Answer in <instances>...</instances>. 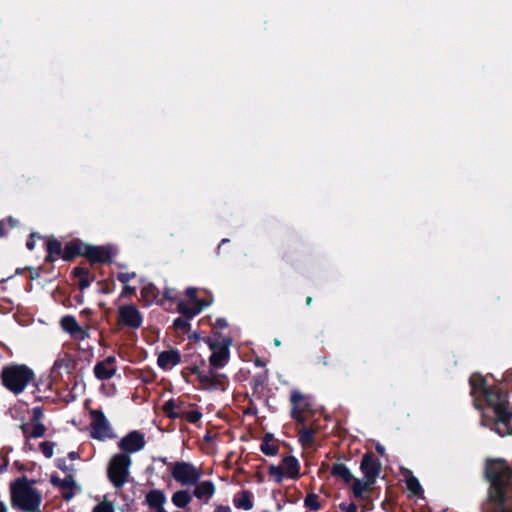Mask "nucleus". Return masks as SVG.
I'll use <instances>...</instances> for the list:
<instances>
[{
    "mask_svg": "<svg viewBox=\"0 0 512 512\" xmlns=\"http://www.w3.org/2000/svg\"><path fill=\"white\" fill-rule=\"evenodd\" d=\"M261 451L269 456H274L278 452L277 445L273 442V436L266 434L261 444Z\"/></svg>",
    "mask_w": 512,
    "mask_h": 512,
    "instance_id": "obj_24",
    "label": "nucleus"
},
{
    "mask_svg": "<svg viewBox=\"0 0 512 512\" xmlns=\"http://www.w3.org/2000/svg\"><path fill=\"white\" fill-rule=\"evenodd\" d=\"M145 446L144 436L138 431H132L119 442V448L125 453H135Z\"/></svg>",
    "mask_w": 512,
    "mask_h": 512,
    "instance_id": "obj_12",
    "label": "nucleus"
},
{
    "mask_svg": "<svg viewBox=\"0 0 512 512\" xmlns=\"http://www.w3.org/2000/svg\"><path fill=\"white\" fill-rule=\"evenodd\" d=\"M74 246H68L64 255L65 260H69L75 253L84 254L91 261L106 262L110 260V253L104 247L83 246L78 247L77 251H72Z\"/></svg>",
    "mask_w": 512,
    "mask_h": 512,
    "instance_id": "obj_8",
    "label": "nucleus"
},
{
    "mask_svg": "<svg viewBox=\"0 0 512 512\" xmlns=\"http://www.w3.org/2000/svg\"><path fill=\"white\" fill-rule=\"evenodd\" d=\"M407 488L414 494H417L421 487H420V484L418 482V480L414 477H410L407 479Z\"/></svg>",
    "mask_w": 512,
    "mask_h": 512,
    "instance_id": "obj_35",
    "label": "nucleus"
},
{
    "mask_svg": "<svg viewBox=\"0 0 512 512\" xmlns=\"http://www.w3.org/2000/svg\"><path fill=\"white\" fill-rule=\"evenodd\" d=\"M274 343H275L276 346H280V341L278 339H275Z\"/></svg>",
    "mask_w": 512,
    "mask_h": 512,
    "instance_id": "obj_52",
    "label": "nucleus"
},
{
    "mask_svg": "<svg viewBox=\"0 0 512 512\" xmlns=\"http://www.w3.org/2000/svg\"><path fill=\"white\" fill-rule=\"evenodd\" d=\"M196 289L188 288L186 295L189 298L188 301H182L178 304L179 312L187 317H193L204 309V307L210 305L211 301H200L195 297Z\"/></svg>",
    "mask_w": 512,
    "mask_h": 512,
    "instance_id": "obj_10",
    "label": "nucleus"
},
{
    "mask_svg": "<svg viewBox=\"0 0 512 512\" xmlns=\"http://www.w3.org/2000/svg\"><path fill=\"white\" fill-rule=\"evenodd\" d=\"M141 295L147 303L153 302L157 298L156 288L152 284H147L142 288Z\"/></svg>",
    "mask_w": 512,
    "mask_h": 512,
    "instance_id": "obj_28",
    "label": "nucleus"
},
{
    "mask_svg": "<svg viewBox=\"0 0 512 512\" xmlns=\"http://www.w3.org/2000/svg\"><path fill=\"white\" fill-rule=\"evenodd\" d=\"M191 500V495L185 490L176 491L171 498L172 503L178 508L187 507Z\"/></svg>",
    "mask_w": 512,
    "mask_h": 512,
    "instance_id": "obj_22",
    "label": "nucleus"
},
{
    "mask_svg": "<svg viewBox=\"0 0 512 512\" xmlns=\"http://www.w3.org/2000/svg\"><path fill=\"white\" fill-rule=\"evenodd\" d=\"M93 512H114V508L111 503L102 502L94 508Z\"/></svg>",
    "mask_w": 512,
    "mask_h": 512,
    "instance_id": "obj_36",
    "label": "nucleus"
},
{
    "mask_svg": "<svg viewBox=\"0 0 512 512\" xmlns=\"http://www.w3.org/2000/svg\"><path fill=\"white\" fill-rule=\"evenodd\" d=\"M311 301H312V298L311 297H307V299H306L307 304H310Z\"/></svg>",
    "mask_w": 512,
    "mask_h": 512,
    "instance_id": "obj_53",
    "label": "nucleus"
},
{
    "mask_svg": "<svg viewBox=\"0 0 512 512\" xmlns=\"http://www.w3.org/2000/svg\"><path fill=\"white\" fill-rule=\"evenodd\" d=\"M215 490L216 489L213 482L207 480L197 483L194 488L193 494L197 499L203 500L204 502H208L210 498L214 495Z\"/></svg>",
    "mask_w": 512,
    "mask_h": 512,
    "instance_id": "obj_18",
    "label": "nucleus"
},
{
    "mask_svg": "<svg viewBox=\"0 0 512 512\" xmlns=\"http://www.w3.org/2000/svg\"><path fill=\"white\" fill-rule=\"evenodd\" d=\"M305 503L306 505L312 509V510H316L319 508V504L317 502V496L316 495H308L306 500H305Z\"/></svg>",
    "mask_w": 512,
    "mask_h": 512,
    "instance_id": "obj_37",
    "label": "nucleus"
},
{
    "mask_svg": "<svg viewBox=\"0 0 512 512\" xmlns=\"http://www.w3.org/2000/svg\"><path fill=\"white\" fill-rule=\"evenodd\" d=\"M219 325H220L221 327H224V326L226 325V323H225V321H221V322H219Z\"/></svg>",
    "mask_w": 512,
    "mask_h": 512,
    "instance_id": "obj_54",
    "label": "nucleus"
},
{
    "mask_svg": "<svg viewBox=\"0 0 512 512\" xmlns=\"http://www.w3.org/2000/svg\"><path fill=\"white\" fill-rule=\"evenodd\" d=\"M135 289L131 286L124 284V288L122 291V295H132L134 293Z\"/></svg>",
    "mask_w": 512,
    "mask_h": 512,
    "instance_id": "obj_41",
    "label": "nucleus"
},
{
    "mask_svg": "<svg viewBox=\"0 0 512 512\" xmlns=\"http://www.w3.org/2000/svg\"><path fill=\"white\" fill-rule=\"evenodd\" d=\"M487 476L491 482L489 499L497 506L496 512H507L502 508L507 496V487L512 484V470L501 460H492L487 464Z\"/></svg>",
    "mask_w": 512,
    "mask_h": 512,
    "instance_id": "obj_3",
    "label": "nucleus"
},
{
    "mask_svg": "<svg viewBox=\"0 0 512 512\" xmlns=\"http://www.w3.org/2000/svg\"><path fill=\"white\" fill-rule=\"evenodd\" d=\"M361 470L364 474V478L372 483L379 473V466L369 455H365L361 462Z\"/></svg>",
    "mask_w": 512,
    "mask_h": 512,
    "instance_id": "obj_17",
    "label": "nucleus"
},
{
    "mask_svg": "<svg viewBox=\"0 0 512 512\" xmlns=\"http://www.w3.org/2000/svg\"><path fill=\"white\" fill-rule=\"evenodd\" d=\"M61 327L76 340H84L88 337V331L80 327L72 316L63 317Z\"/></svg>",
    "mask_w": 512,
    "mask_h": 512,
    "instance_id": "obj_14",
    "label": "nucleus"
},
{
    "mask_svg": "<svg viewBox=\"0 0 512 512\" xmlns=\"http://www.w3.org/2000/svg\"><path fill=\"white\" fill-rule=\"evenodd\" d=\"M331 473H332V475H334L335 477L340 478L344 482H349L353 478V476H352L351 472L349 471V469L345 465H343L341 463H335L332 466Z\"/></svg>",
    "mask_w": 512,
    "mask_h": 512,
    "instance_id": "obj_23",
    "label": "nucleus"
},
{
    "mask_svg": "<svg viewBox=\"0 0 512 512\" xmlns=\"http://www.w3.org/2000/svg\"><path fill=\"white\" fill-rule=\"evenodd\" d=\"M11 502L23 512H39L41 495L27 480L21 479L11 486Z\"/></svg>",
    "mask_w": 512,
    "mask_h": 512,
    "instance_id": "obj_4",
    "label": "nucleus"
},
{
    "mask_svg": "<svg viewBox=\"0 0 512 512\" xmlns=\"http://www.w3.org/2000/svg\"><path fill=\"white\" fill-rule=\"evenodd\" d=\"M40 449L45 457L51 458L53 456L54 444L51 442H42L40 444Z\"/></svg>",
    "mask_w": 512,
    "mask_h": 512,
    "instance_id": "obj_34",
    "label": "nucleus"
},
{
    "mask_svg": "<svg viewBox=\"0 0 512 512\" xmlns=\"http://www.w3.org/2000/svg\"><path fill=\"white\" fill-rule=\"evenodd\" d=\"M205 342L211 351L209 370L206 372L196 367L192 372L205 388L216 389L222 386L224 380V375L217 373L216 370L227 365L230 357L231 340L226 337H208Z\"/></svg>",
    "mask_w": 512,
    "mask_h": 512,
    "instance_id": "obj_2",
    "label": "nucleus"
},
{
    "mask_svg": "<svg viewBox=\"0 0 512 512\" xmlns=\"http://www.w3.org/2000/svg\"><path fill=\"white\" fill-rule=\"evenodd\" d=\"M2 226H3V223H0V237L4 234V232L2 230Z\"/></svg>",
    "mask_w": 512,
    "mask_h": 512,
    "instance_id": "obj_51",
    "label": "nucleus"
},
{
    "mask_svg": "<svg viewBox=\"0 0 512 512\" xmlns=\"http://www.w3.org/2000/svg\"><path fill=\"white\" fill-rule=\"evenodd\" d=\"M48 258L52 260L54 255H59L61 252V244L56 240H50L47 243Z\"/></svg>",
    "mask_w": 512,
    "mask_h": 512,
    "instance_id": "obj_29",
    "label": "nucleus"
},
{
    "mask_svg": "<svg viewBox=\"0 0 512 512\" xmlns=\"http://www.w3.org/2000/svg\"><path fill=\"white\" fill-rule=\"evenodd\" d=\"M214 512H231V509L227 506H218Z\"/></svg>",
    "mask_w": 512,
    "mask_h": 512,
    "instance_id": "obj_44",
    "label": "nucleus"
},
{
    "mask_svg": "<svg viewBox=\"0 0 512 512\" xmlns=\"http://www.w3.org/2000/svg\"><path fill=\"white\" fill-rule=\"evenodd\" d=\"M75 369V361L69 354H60L53 366V373L57 376L70 374Z\"/></svg>",
    "mask_w": 512,
    "mask_h": 512,
    "instance_id": "obj_16",
    "label": "nucleus"
},
{
    "mask_svg": "<svg viewBox=\"0 0 512 512\" xmlns=\"http://www.w3.org/2000/svg\"><path fill=\"white\" fill-rule=\"evenodd\" d=\"M185 418L191 423H196L201 418V414L198 411H188L185 413Z\"/></svg>",
    "mask_w": 512,
    "mask_h": 512,
    "instance_id": "obj_38",
    "label": "nucleus"
},
{
    "mask_svg": "<svg viewBox=\"0 0 512 512\" xmlns=\"http://www.w3.org/2000/svg\"><path fill=\"white\" fill-rule=\"evenodd\" d=\"M175 406V402L173 400H169L163 405V410L169 417L175 418L179 415L175 412Z\"/></svg>",
    "mask_w": 512,
    "mask_h": 512,
    "instance_id": "obj_32",
    "label": "nucleus"
},
{
    "mask_svg": "<svg viewBox=\"0 0 512 512\" xmlns=\"http://www.w3.org/2000/svg\"><path fill=\"white\" fill-rule=\"evenodd\" d=\"M118 316L120 323L130 328H138L142 324V315L134 305L120 306Z\"/></svg>",
    "mask_w": 512,
    "mask_h": 512,
    "instance_id": "obj_11",
    "label": "nucleus"
},
{
    "mask_svg": "<svg viewBox=\"0 0 512 512\" xmlns=\"http://www.w3.org/2000/svg\"><path fill=\"white\" fill-rule=\"evenodd\" d=\"M174 325L177 327V328H181V329H185L186 326H187V322L185 320H182V319H176L174 321Z\"/></svg>",
    "mask_w": 512,
    "mask_h": 512,
    "instance_id": "obj_42",
    "label": "nucleus"
},
{
    "mask_svg": "<svg viewBox=\"0 0 512 512\" xmlns=\"http://www.w3.org/2000/svg\"><path fill=\"white\" fill-rule=\"evenodd\" d=\"M236 506L245 510H249L252 508V502L247 495L243 494L236 500Z\"/></svg>",
    "mask_w": 512,
    "mask_h": 512,
    "instance_id": "obj_31",
    "label": "nucleus"
},
{
    "mask_svg": "<svg viewBox=\"0 0 512 512\" xmlns=\"http://www.w3.org/2000/svg\"><path fill=\"white\" fill-rule=\"evenodd\" d=\"M59 488L62 491V495L66 500H69L73 496L74 481L70 475L66 476L61 480Z\"/></svg>",
    "mask_w": 512,
    "mask_h": 512,
    "instance_id": "obj_26",
    "label": "nucleus"
},
{
    "mask_svg": "<svg viewBox=\"0 0 512 512\" xmlns=\"http://www.w3.org/2000/svg\"><path fill=\"white\" fill-rule=\"evenodd\" d=\"M343 509L345 510V512H356L357 511V507L354 504H350L349 506H347Z\"/></svg>",
    "mask_w": 512,
    "mask_h": 512,
    "instance_id": "obj_46",
    "label": "nucleus"
},
{
    "mask_svg": "<svg viewBox=\"0 0 512 512\" xmlns=\"http://www.w3.org/2000/svg\"><path fill=\"white\" fill-rule=\"evenodd\" d=\"M134 277H135V273L121 272V273L118 274V279L123 284H127Z\"/></svg>",
    "mask_w": 512,
    "mask_h": 512,
    "instance_id": "obj_39",
    "label": "nucleus"
},
{
    "mask_svg": "<svg viewBox=\"0 0 512 512\" xmlns=\"http://www.w3.org/2000/svg\"><path fill=\"white\" fill-rule=\"evenodd\" d=\"M42 411L40 408L36 407L33 409V419L32 421H40V419L42 418Z\"/></svg>",
    "mask_w": 512,
    "mask_h": 512,
    "instance_id": "obj_40",
    "label": "nucleus"
},
{
    "mask_svg": "<svg viewBox=\"0 0 512 512\" xmlns=\"http://www.w3.org/2000/svg\"><path fill=\"white\" fill-rule=\"evenodd\" d=\"M269 475L277 482H280L285 476V472L283 470L282 465L281 466H271L269 468Z\"/></svg>",
    "mask_w": 512,
    "mask_h": 512,
    "instance_id": "obj_30",
    "label": "nucleus"
},
{
    "mask_svg": "<svg viewBox=\"0 0 512 512\" xmlns=\"http://www.w3.org/2000/svg\"><path fill=\"white\" fill-rule=\"evenodd\" d=\"M282 467L285 475L290 478H297L299 476V462L293 456H287L283 459Z\"/></svg>",
    "mask_w": 512,
    "mask_h": 512,
    "instance_id": "obj_20",
    "label": "nucleus"
},
{
    "mask_svg": "<svg viewBox=\"0 0 512 512\" xmlns=\"http://www.w3.org/2000/svg\"><path fill=\"white\" fill-rule=\"evenodd\" d=\"M131 458L125 453L114 455L108 465V477L115 488H121L128 481Z\"/></svg>",
    "mask_w": 512,
    "mask_h": 512,
    "instance_id": "obj_6",
    "label": "nucleus"
},
{
    "mask_svg": "<svg viewBox=\"0 0 512 512\" xmlns=\"http://www.w3.org/2000/svg\"><path fill=\"white\" fill-rule=\"evenodd\" d=\"M372 485H373V483L366 480L364 477H363V479L355 480L354 485H353V493H354L355 497H358V498L362 497L363 494L366 491H368Z\"/></svg>",
    "mask_w": 512,
    "mask_h": 512,
    "instance_id": "obj_27",
    "label": "nucleus"
},
{
    "mask_svg": "<svg viewBox=\"0 0 512 512\" xmlns=\"http://www.w3.org/2000/svg\"><path fill=\"white\" fill-rule=\"evenodd\" d=\"M21 428L27 438H39L42 437L45 433V427L40 421H32V430L30 433H28L26 425H22Z\"/></svg>",
    "mask_w": 512,
    "mask_h": 512,
    "instance_id": "obj_25",
    "label": "nucleus"
},
{
    "mask_svg": "<svg viewBox=\"0 0 512 512\" xmlns=\"http://www.w3.org/2000/svg\"><path fill=\"white\" fill-rule=\"evenodd\" d=\"M33 377V371L25 365L7 366L1 374L3 385L15 394L21 393Z\"/></svg>",
    "mask_w": 512,
    "mask_h": 512,
    "instance_id": "obj_5",
    "label": "nucleus"
},
{
    "mask_svg": "<svg viewBox=\"0 0 512 512\" xmlns=\"http://www.w3.org/2000/svg\"><path fill=\"white\" fill-rule=\"evenodd\" d=\"M291 401L293 404L292 415L298 422H303L305 420L304 413L308 411L311 407L308 399L301 394L300 392L293 391L291 395Z\"/></svg>",
    "mask_w": 512,
    "mask_h": 512,
    "instance_id": "obj_13",
    "label": "nucleus"
},
{
    "mask_svg": "<svg viewBox=\"0 0 512 512\" xmlns=\"http://www.w3.org/2000/svg\"><path fill=\"white\" fill-rule=\"evenodd\" d=\"M173 478L182 485L196 484L201 477V471L187 462H177L172 467Z\"/></svg>",
    "mask_w": 512,
    "mask_h": 512,
    "instance_id": "obj_7",
    "label": "nucleus"
},
{
    "mask_svg": "<svg viewBox=\"0 0 512 512\" xmlns=\"http://www.w3.org/2000/svg\"><path fill=\"white\" fill-rule=\"evenodd\" d=\"M115 358L108 357L102 362H99L94 367V374L100 380H106L113 377L116 373V366L114 365Z\"/></svg>",
    "mask_w": 512,
    "mask_h": 512,
    "instance_id": "obj_15",
    "label": "nucleus"
},
{
    "mask_svg": "<svg viewBox=\"0 0 512 512\" xmlns=\"http://www.w3.org/2000/svg\"><path fill=\"white\" fill-rule=\"evenodd\" d=\"M0 512H7V507L3 502H0Z\"/></svg>",
    "mask_w": 512,
    "mask_h": 512,
    "instance_id": "obj_48",
    "label": "nucleus"
},
{
    "mask_svg": "<svg viewBox=\"0 0 512 512\" xmlns=\"http://www.w3.org/2000/svg\"><path fill=\"white\" fill-rule=\"evenodd\" d=\"M146 501L155 510L165 505L166 495L160 490H152L146 495Z\"/></svg>",
    "mask_w": 512,
    "mask_h": 512,
    "instance_id": "obj_21",
    "label": "nucleus"
},
{
    "mask_svg": "<svg viewBox=\"0 0 512 512\" xmlns=\"http://www.w3.org/2000/svg\"><path fill=\"white\" fill-rule=\"evenodd\" d=\"M91 436L98 440H105L111 438L112 430L110 425L103 415V413L99 410L91 411Z\"/></svg>",
    "mask_w": 512,
    "mask_h": 512,
    "instance_id": "obj_9",
    "label": "nucleus"
},
{
    "mask_svg": "<svg viewBox=\"0 0 512 512\" xmlns=\"http://www.w3.org/2000/svg\"><path fill=\"white\" fill-rule=\"evenodd\" d=\"M313 432L308 429H303L300 432L299 439L303 445H309L312 442Z\"/></svg>",
    "mask_w": 512,
    "mask_h": 512,
    "instance_id": "obj_33",
    "label": "nucleus"
},
{
    "mask_svg": "<svg viewBox=\"0 0 512 512\" xmlns=\"http://www.w3.org/2000/svg\"><path fill=\"white\" fill-rule=\"evenodd\" d=\"M470 384L472 387V395L475 398V406L479 408L478 399L483 397L492 408L496 417L495 432L501 436L511 434L507 423L512 413L507 408L506 396L498 390L488 388L485 378L480 374H473L470 377Z\"/></svg>",
    "mask_w": 512,
    "mask_h": 512,
    "instance_id": "obj_1",
    "label": "nucleus"
},
{
    "mask_svg": "<svg viewBox=\"0 0 512 512\" xmlns=\"http://www.w3.org/2000/svg\"><path fill=\"white\" fill-rule=\"evenodd\" d=\"M377 451H378L379 453H383L384 449H383V447H381V446H379V445H378V446H377Z\"/></svg>",
    "mask_w": 512,
    "mask_h": 512,
    "instance_id": "obj_50",
    "label": "nucleus"
},
{
    "mask_svg": "<svg viewBox=\"0 0 512 512\" xmlns=\"http://www.w3.org/2000/svg\"><path fill=\"white\" fill-rule=\"evenodd\" d=\"M61 480L60 478H58L57 476H52L51 477V482L53 485L59 487L60 486V483H61Z\"/></svg>",
    "mask_w": 512,
    "mask_h": 512,
    "instance_id": "obj_45",
    "label": "nucleus"
},
{
    "mask_svg": "<svg viewBox=\"0 0 512 512\" xmlns=\"http://www.w3.org/2000/svg\"><path fill=\"white\" fill-rule=\"evenodd\" d=\"M8 222L11 223V226H14L15 224L13 223V220L12 219H9Z\"/></svg>",
    "mask_w": 512,
    "mask_h": 512,
    "instance_id": "obj_55",
    "label": "nucleus"
},
{
    "mask_svg": "<svg viewBox=\"0 0 512 512\" xmlns=\"http://www.w3.org/2000/svg\"><path fill=\"white\" fill-rule=\"evenodd\" d=\"M156 512H167L165 509H164V506L161 507V508H158V509H155Z\"/></svg>",
    "mask_w": 512,
    "mask_h": 512,
    "instance_id": "obj_49",
    "label": "nucleus"
},
{
    "mask_svg": "<svg viewBox=\"0 0 512 512\" xmlns=\"http://www.w3.org/2000/svg\"><path fill=\"white\" fill-rule=\"evenodd\" d=\"M88 285H89V283L86 280H81L80 281V287L82 289L86 288Z\"/></svg>",
    "mask_w": 512,
    "mask_h": 512,
    "instance_id": "obj_47",
    "label": "nucleus"
},
{
    "mask_svg": "<svg viewBox=\"0 0 512 512\" xmlns=\"http://www.w3.org/2000/svg\"><path fill=\"white\" fill-rule=\"evenodd\" d=\"M180 362V355L176 350H168L159 354L158 365L165 370L172 369Z\"/></svg>",
    "mask_w": 512,
    "mask_h": 512,
    "instance_id": "obj_19",
    "label": "nucleus"
},
{
    "mask_svg": "<svg viewBox=\"0 0 512 512\" xmlns=\"http://www.w3.org/2000/svg\"><path fill=\"white\" fill-rule=\"evenodd\" d=\"M35 235L32 234L31 238L27 241L26 246L29 250H33L35 247V241H34Z\"/></svg>",
    "mask_w": 512,
    "mask_h": 512,
    "instance_id": "obj_43",
    "label": "nucleus"
}]
</instances>
